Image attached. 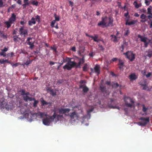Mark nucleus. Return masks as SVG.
<instances>
[{
	"label": "nucleus",
	"mask_w": 152,
	"mask_h": 152,
	"mask_svg": "<svg viewBox=\"0 0 152 152\" xmlns=\"http://www.w3.org/2000/svg\"><path fill=\"white\" fill-rule=\"evenodd\" d=\"M145 56L146 57H150L152 56V51L150 50H149L148 52H146L145 53Z\"/></svg>",
	"instance_id": "b1692460"
},
{
	"label": "nucleus",
	"mask_w": 152,
	"mask_h": 152,
	"mask_svg": "<svg viewBox=\"0 0 152 152\" xmlns=\"http://www.w3.org/2000/svg\"><path fill=\"white\" fill-rule=\"evenodd\" d=\"M27 44H28V45H30L29 48L31 49H32L33 48L34 46V43H31L30 41H29L27 42Z\"/></svg>",
	"instance_id": "7c9ffc66"
},
{
	"label": "nucleus",
	"mask_w": 152,
	"mask_h": 152,
	"mask_svg": "<svg viewBox=\"0 0 152 152\" xmlns=\"http://www.w3.org/2000/svg\"><path fill=\"white\" fill-rule=\"evenodd\" d=\"M31 4L33 5H35L36 6H38V2L35 0H32L31 2Z\"/></svg>",
	"instance_id": "c756f323"
},
{
	"label": "nucleus",
	"mask_w": 152,
	"mask_h": 152,
	"mask_svg": "<svg viewBox=\"0 0 152 152\" xmlns=\"http://www.w3.org/2000/svg\"><path fill=\"white\" fill-rule=\"evenodd\" d=\"M85 81L84 80H81L80 82V83L81 85H83L82 84L83 83H85Z\"/></svg>",
	"instance_id": "052dcab7"
},
{
	"label": "nucleus",
	"mask_w": 152,
	"mask_h": 152,
	"mask_svg": "<svg viewBox=\"0 0 152 152\" xmlns=\"http://www.w3.org/2000/svg\"><path fill=\"white\" fill-rule=\"evenodd\" d=\"M63 82V81L62 80H58L57 82V84H60L61 83Z\"/></svg>",
	"instance_id": "5fc2aeb1"
},
{
	"label": "nucleus",
	"mask_w": 152,
	"mask_h": 152,
	"mask_svg": "<svg viewBox=\"0 0 152 152\" xmlns=\"http://www.w3.org/2000/svg\"><path fill=\"white\" fill-rule=\"evenodd\" d=\"M20 35L21 36L24 35L25 37L26 35L28 34V30L26 29H25L23 26L21 27L20 28L19 31Z\"/></svg>",
	"instance_id": "f8f14e48"
},
{
	"label": "nucleus",
	"mask_w": 152,
	"mask_h": 152,
	"mask_svg": "<svg viewBox=\"0 0 152 152\" xmlns=\"http://www.w3.org/2000/svg\"><path fill=\"white\" fill-rule=\"evenodd\" d=\"M94 110L93 108H91V109L87 111V112H88V113H90L92 112Z\"/></svg>",
	"instance_id": "13d9d810"
},
{
	"label": "nucleus",
	"mask_w": 152,
	"mask_h": 152,
	"mask_svg": "<svg viewBox=\"0 0 152 152\" xmlns=\"http://www.w3.org/2000/svg\"><path fill=\"white\" fill-rule=\"evenodd\" d=\"M147 13L148 14H152V11L150 8L147 9Z\"/></svg>",
	"instance_id": "4c0bfd02"
},
{
	"label": "nucleus",
	"mask_w": 152,
	"mask_h": 152,
	"mask_svg": "<svg viewBox=\"0 0 152 152\" xmlns=\"http://www.w3.org/2000/svg\"><path fill=\"white\" fill-rule=\"evenodd\" d=\"M138 38L140 39V40L142 42H146L148 39L146 37H145L144 36H142L140 35H139L138 36Z\"/></svg>",
	"instance_id": "6ab92c4d"
},
{
	"label": "nucleus",
	"mask_w": 152,
	"mask_h": 152,
	"mask_svg": "<svg viewBox=\"0 0 152 152\" xmlns=\"http://www.w3.org/2000/svg\"><path fill=\"white\" fill-rule=\"evenodd\" d=\"M151 75V73H148L146 75V76L147 77H150Z\"/></svg>",
	"instance_id": "0e129e2a"
},
{
	"label": "nucleus",
	"mask_w": 152,
	"mask_h": 152,
	"mask_svg": "<svg viewBox=\"0 0 152 152\" xmlns=\"http://www.w3.org/2000/svg\"><path fill=\"white\" fill-rule=\"evenodd\" d=\"M80 61H81L82 64L83 63L85 62V60L84 59V58L83 57L81 59Z\"/></svg>",
	"instance_id": "6e6d98bb"
},
{
	"label": "nucleus",
	"mask_w": 152,
	"mask_h": 152,
	"mask_svg": "<svg viewBox=\"0 0 152 152\" xmlns=\"http://www.w3.org/2000/svg\"><path fill=\"white\" fill-rule=\"evenodd\" d=\"M106 84L108 85H110V81H107L106 82Z\"/></svg>",
	"instance_id": "338daca9"
},
{
	"label": "nucleus",
	"mask_w": 152,
	"mask_h": 152,
	"mask_svg": "<svg viewBox=\"0 0 152 152\" xmlns=\"http://www.w3.org/2000/svg\"><path fill=\"white\" fill-rule=\"evenodd\" d=\"M56 114L55 112L51 116H50L48 115V117L50 119L51 122L54 120V119L56 118Z\"/></svg>",
	"instance_id": "393cba45"
},
{
	"label": "nucleus",
	"mask_w": 152,
	"mask_h": 152,
	"mask_svg": "<svg viewBox=\"0 0 152 152\" xmlns=\"http://www.w3.org/2000/svg\"><path fill=\"white\" fill-rule=\"evenodd\" d=\"M69 116L71 120L74 121L78 120L79 118V115L78 113L76 111L71 113L69 114Z\"/></svg>",
	"instance_id": "0eeeda50"
},
{
	"label": "nucleus",
	"mask_w": 152,
	"mask_h": 152,
	"mask_svg": "<svg viewBox=\"0 0 152 152\" xmlns=\"http://www.w3.org/2000/svg\"><path fill=\"white\" fill-rule=\"evenodd\" d=\"M3 2L2 0H0V7H3L4 5L3 4Z\"/></svg>",
	"instance_id": "ea45409f"
},
{
	"label": "nucleus",
	"mask_w": 152,
	"mask_h": 152,
	"mask_svg": "<svg viewBox=\"0 0 152 152\" xmlns=\"http://www.w3.org/2000/svg\"><path fill=\"white\" fill-rule=\"evenodd\" d=\"M71 58L67 57L65 58H63L62 62L63 63L67 62L66 64L63 66V68L64 69H66L67 70H71L72 67L76 65V63L74 61H71Z\"/></svg>",
	"instance_id": "f03ea898"
},
{
	"label": "nucleus",
	"mask_w": 152,
	"mask_h": 152,
	"mask_svg": "<svg viewBox=\"0 0 152 152\" xmlns=\"http://www.w3.org/2000/svg\"><path fill=\"white\" fill-rule=\"evenodd\" d=\"M94 70L95 72L99 74L100 73V66L99 65H96L94 68Z\"/></svg>",
	"instance_id": "4be33fe9"
},
{
	"label": "nucleus",
	"mask_w": 152,
	"mask_h": 152,
	"mask_svg": "<svg viewBox=\"0 0 152 152\" xmlns=\"http://www.w3.org/2000/svg\"><path fill=\"white\" fill-rule=\"evenodd\" d=\"M54 16L55 20L52 21L50 24L52 28L54 27V24L56 23V21H59L60 20L59 17L58 16H57L56 14H54Z\"/></svg>",
	"instance_id": "4468645a"
},
{
	"label": "nucleus",
	"mask_w": 152,
	"mask_h": 152,
	"mask_svg": "<svg viewBox=\"0 0 152 152\" xmlns=\"http://www.w3.org/2000/svg\"><path fill=\"white\" fill-rule=\"evenodd\" d=\"M53 89H52L51 88H47V90L48 91H49L50 92L53 91Z\"/></svg>",
	"instance_id": "603ef678"
},
{
	"label": "nucleus",
	"mask_w": 152,
	"mask_h": 152,
	"mask_svg": "<svg viewBox=\"0 0 152 152\" xmlns=\"http://www.w3.org/2000/svg\"><path fill=\"white\" fill-rule=\"evenodd\" d=\"M45 117V118L42 119L43 123L45 125L49 126L50 124L51 121L48 116Z\"/></svg>",
	"instance_id": "ddd939ff"
},
{
	"label": "nucleus",
	"mask_w": 152,
	"mask_h": 152,
	"mask_svg": "<svg viewBox=\"0 0 152 152\" xmlns=\"http://www.w3.org/2000/svg\"><path fill=\"white\" fill-rule=\"evenodd\" d=\"M36 20L38 22H40V16L38 15H37L36 17Z\"/></svg>",
	"instance_id": "a18cd8bd"
},
{
	"label": "nucleus",
	"mask_w": 152,
	"mask_h": 152,
	"mask_svg": "<svg viewBox=\"0 0 152 152\" xmlns=\"http://www.w3.org/2000/svg\"><path fill=\"white\" fill-rule=\"evenodd\" d=\"M36 116L38 117H40L42 118L44 116H48V115L47 113L45 112H38L37 113H35Z\"/></svg>",
	"instance_id": "2eb2a0df"
},
{
	"label": "nucleus",
	"mask_w": 152,
	"mask_h": 152,
	"mask_svg": "<svg viewBox=\"0 0 152 152\" xmlns=\"http://www.w3.org/2000/svg\"><path fill=\"white\" fill-rule=\"evenodd\" d=\"M71 50L72 51H75V47H72L71 48Z\"/></svg>",
	"instance_id": "69168bd1"
},
{
	"label": "nucleus",
	"mask_w": 152,
	"mask_h": 152,
	"mask_svg": "<svg viewBox=\"0 0 152 152\" xmlns=\"http://www.w3.org/2000/svg\"><path fill=\"white\" fill-rule=\"evenodd\" d=\"M140 120H141V122H138L137 124L139 126H144L149 121L148 118H141Z\"/></svg>",
	"instance_id": "9d476101"
},
{
	"label": "nucleus",
	"mask_w": 152,
	"mask_h": 152,
	"mask_svg": "<svg viewBox=\"0 0 152 152\" xmlns=\"http://www.w3.org/2000/svg\"><path fill=\"white\" fill-rule=\"evenodd\" d=\"M148 17L149 19L151 18H152V14H148Z\"/></svg>",
	"instance_id": "e2e57ef3"
},
{
	"label": "nucleus",
	"mask_w": 152,
	"mask_h": 152,
	"mask_svg": "<svg viewBox=\"0 0 152 152\" xmlns=\"http://www.w3.org/2000/svg\"><path fill=\"white\" fill-rule=\"evenodd\" d=\"M8 50V48H6V47H5L3 49H1V50L3 52H7Z\"/></svg>",
	"instance_id": "09e8293b"
},
{
	"label": "nucleus",
	"mask_w": 152,
	"mask_h": 152,
	"mask_svg": "<svg viewBox=\"0 0 152 152\" xmlns=\"http://www.w3.org/2000/svg\"><path fill=\"white\" fill-rule=\"evenodd\" d=\"M112 87H117L119 86L118 84L117 83H114L112 85Z\"/></svg>",
	"instance_id": "79ce46f5"
},
{
	"label": "nucleus",
	"mask_w": 152,
	"mask_h": 152,
	"mask_svg": "<svg viewBox=\"0 0 152 152\" xmlns=\"http://www.w3.org/2000/svg\"><path fill=\"white\" fill-rule=\"evenodd\" d=\"M98 36L97 35H96L94 37L93 36H91V38L94 40V42H98L99 40L98 39Z\"/></svg>",
	"instance_id": "cd10ccee"
},
{
	"label": "nucleus",
	"mask_w": 152,
	"mask_h": 152,
	"mask_svg": "<svg viewBox=\"0 0 152 152\" xmlns=\"http://www.w3.org/2000/svg\"><path fill=\"white\" fill-rule=\"evenodd\" d=\"M140 84L143 89L147 90H149V88L147 86L146 81L145 80H144L140 82Z\"/></svg>",
	"instance_id": "9b49d317"
},
{
	"label": "nucleus",
	"mask_w": 152,
	"mask_h": 152,
	"mask_svg": "<svg viewBox=\"0 0 152 152\" xmlns=\"http://www.w3.org/2000/svg\"><path fill=\"white\" fill-rule=\"evenodd\" d=\"M137 77V76L134 73L131 74L129 76V78L131 80L136 79Z\"/></svg>",
	"instance_id": "412c9836"
},
{
	"label": "nucleus",
	"mask_w": 152,
	"mask_h": 152,
	"mask_svg": "<svg viewBox=\"0 0 152 152\" xmlns=\"http://www.w3.org/2000/svg\"><path fill=\"white\" fill-rule=\"evenodd\" d=\"M146 17V16L144 14H142L140 16V18L142 19H145Z\"/></svg>",
	"instance_id": "58836bf2"
},
{
	"label": "nucleus",
	"mask_w": 152,
	"mask_h": 152,
	"mask_svg": "<svg viewBox=\"0 0 152 152\" xmlns=\"http://www.w3.org/2000/svg\"><path fill=\"white\" fill-rule=\"evenodd\" d=\"M61 63H59V64H60V65H59L58 66L57 69H59V68L60 67V66L61 65H63V64L64 63L62 61H61Z\"/></svg>",
	"instance_id": "bf43d9fd"
},
{
	"label": "nucleus",
	"mask_w": 152,
	"mask_h": 152,
	"mask_svg": "<svg viewBox=\"0 0 152 152\" xmlns=\"http://www.w3.org/2000/svg\"><path fill=\"white\" fill-rule=\"evenodd\" d=\"M20 92H21V94L22 95H25V92H26V90L25 89H22L21 90Z\"/></svg>",
	"instance_id": "c9c22d12"
},
{
	"label": "nucleus",
	"mask_w": 152,
	"mask_h": 152,
	"mask_svg": "<svg viewBox=\"0 0 152 152\" xmlns=\"http://www.w3.org/2000/svg\"><path fill=\"white\" fill-rule=\"evenodd\" d=\"M118 65L119 66V68L121 70H123L124 67V62L121 59H119V63Z\"/></svg>",
	"instance_id": "aec40b11"
},
{
	"label": "nucleus",
	"mask_w": 152,
	"mask_h": 152,
	"mask_svg": "<svg viewBox=\"0 0 152 152\" xmlns=\"http://www.w3.org/2000/svg\"><path fill=\"white\" fill-rule=\"evenodd\" d=\"M145 3L146 5L147 6L149 5L151 3L150 1L148 0H145Z\"/></svg>",
	"instance_id": "e433bc0d"
},
{
	"label": "nucleus",
	"mask_w": 152,
	"mask_h": 152,
	"mask_svg": "<svg viewBox=\"0 0 152 152\" xmlns=\"http://www.w3.org/2000/svg\"><path fill=\"white\" fill-rule=\"evenodd\" d=\"M23 99L26 102H27L28 101H31L35 100L34 98H32V97H29L28 96L26 95H24L23 96Z\"/></svg>",
	"instance_id": "a211bd4d"
},
{
	"label": "nucleus",
	"mask_w": 152,
	"mask_h": 152,
	"mask_svg": "<svg viewBox=\"0 0 152 152\" xmlns=\"http://www.w3.org/2000/svg\"><path fill=\"white\" fill-rule=\"evenodd\" d=\"M118 60V58H112V60L110 61V62H111V61H117Z\"/></svg>",
	"instance_id": "3c124183"
},
{
	"label": "nucleus",
	"mask_w": 152,
	"mask_h": 152,
	"mask_svg": "<svg viewBox=\"0 0 152 152\" xmlns=\"http://www.w3.org/2000/svg\"><path fill=\"white\" fill-rule=\"evenodd\" d=\"M118 32H117L116 36L113 35H111V40L114 42H117L118 41V39L120 38V36H118Z\"/></svg>",
	"instance_id": "dca6fc26"
},
{
	"label": "nucleus",
	"mask_w": 152,
	"mask_h": 152,
	"mask_svg": "<svg viewBox=\"0 0 152 152\" xmlns=\"http://www.w3.org/2000/svg\"><path fill=\"white\" fill-rule=\"evenodd\" d=\"M36 23L35 19L33 17L31 18V20H29L28 22V24L29 26L32 25V24H35Z\"/></svg>",
	"instance_id": "a878e982"
},
{
	"label": "nucleus",
	"mask_w": 152,
	"mask_h": 152,
	"mask_svg": "<svg viewBox=\"0 0 152 152\" xmlns=\"http://www.w3.org/2000/svg\"><path fill=\"white\" fill-rule=\"evenodd\" d=\"M31 62V61L29 60V61H27L25 63V64L27 65H29L30 64Z\"/></svg>",
	"instance_id": "864d4df0"
},
{
	"label": "nucleus",
	"mask_w": 152,
	"mask_h": 152,
	"mask_svg": "<svg viewBox=\"0 0 152 152\" xmlns=\"http://www.w3.org/2000/svg\"><path fill=\"white\" fill-rule=\"evenodd\" d=\"M4 62H8V60H4V59H0V63L3 64Z\"/></svg>",
	"instance_id": "72a5a7b5"
},
{
	"label": "nucleus",
	"mask_w": 152,
	"mask_h": 152,
	"mask_svg": "<svg viewBox=\"0 0 152 152\" xmlns=\"http://www.w3.org/2000/svg\"><path fill=\"white\" fill-rule=\"evenodd\" d=\"M13 105L12 104H7L5 107V108H6V109L8 110H10L12 109L13 108Z\"/></svg>",
	"instance_id": "bb28decb"
},
{
	"label": "nucleus",
	"mask_w": 152,
	"mask_h": 152,
	"mask_svg": "<svg viewBox=\"0 0 152 152\" xmlns=\"http://www.w3.org/2000/svg\"><path fill=\"white\" fill-rule=\"evenodd\" d=\"M50 94L53 96H54L56 95V92H54L53 90V91L50 92Z\"/></svg>",
	"instance_id": "37998d69"
},
{
	"label": "nucleus",
	"mask_w": 152,
	"mask_h": 152,
	"mask_svg": "<svg viewBox=\"0 0 152 152\" xmlns=\"http://www.w3.org/2000/svg\"><path fill=\"white\" fill-rule=\"evenodd\" d=\"M134 16L136 17H138L139 15L137 13H136L134 14Z\"/></svg>",
	"instance_id": "774afa93"
},
{
	"label": "nucleus",
	"mask_w": 152,
	"mask_h": 152,
	"mask_svg": "<svg viewBox=\"0 0 152 152\" xmlns=\"http://www.w3.org/2000/svg\"><path fill=\"white\" fill-rule=\"evenodd\" d=\"M133 101L130 98L124 96V104L127 107H131L133 105Z\"/></svg>",
	"instance_id": "20e7f679"
},
{
	"label": "nucleus",
	"mask_w": 152,
	"mask_h": 152,
	"mask_svg": "<svg viewBox=\"0 0 152 152\" xmlns=\"http://www.w3.org/2000/svg\"><path fill=\"white\" fill-rule=\"evenodd\" d=\"M124 16L126 17V25H133L137 22V21L134 20H132L130 21H129L130 17L129 15V13L128 12L124 14Z\"/></svg>",
	"instance_id": "423d86ee"
},
{
	"label": "nucleus",
	"mask_w": 152,
	"mask_h": 152,
	"mask_svg": "<svg viewBox=\"0 0 152 152\" xmlns=\"http://www.w3.org/2000/svg\"><path fill=\"white\" fill-rule=\"evenodd\" d=\"M133 4L134 6L136 8H138L141 7V3L138 4L136 1H134V2Z\"/></svg>",
	"instance_id": "c85d7f7f"
},
{
	"label": "nucleus",
	"mask_w": 152,
	"mask_h": 152,
	"mask_svg": "<svg viewBox=\"0 0 152 152\" xmlns=\"http://www.w3.org/2000/svg\"><path fill=\"white\" fill-rule=\"evenodd\" d=\"M16 20V15L14 13H12L11 17L10 18L8 21L4 22V24L6 26L7 28H9L11 26V25L14 23Z\"/></svg>",
	"instance_id": "7ed1b4c3"
},
{
	"label": "nucleus",
	"mask_w": 152,
	"mask_h": 152,
	"mask_svg": "<svg viewBox=\"0 0 152 152\" xmlns=\"http://www.w3.org/2000/svg\"><path fill=\"white\" fill-rule=\"evenodd\" d=\"M83 70L84 71H86L88 70L87 64H85L83 67Z\"/></svg>",
	"instance_id": "473e14b6"
},
{
	"label": "nucleus",
	"mask_w": 152,
	"mask_h": 152,
	"mask_svg": "<svg viewBox=\"0 0 152 152\" xmlns=\"http://www.w3.org/2000/svg\"><path fill=\"white\" fill-rule=\"evenodd\" d=\"M70 109L68 108H61L58 109V112L60 114H64L65 115L69 116V113Z\"/></svg>",
	"instance_id": "6e6552de"
},
{
	"label": "nucleus",
	"mask_w": 152,
	"mask_h": 152,
	"mask_svg": "<svg viewBox=\"0 0 152 152\" xmlns=\"http://www.w3.org/2000/svg\"><path fill=\"white\" fill-rule=\"evenodd\" d=\"M127 58L130 61H132L135 58V55L131 51H128L126 53H124Z\"/></svg>",
	"instance_id": "1a4fd4ad"
},
{
	"label": "nucleus",
	"mask_w": 152,
	"mask_h": 152,
	"mask_svg": "<svg viewBox=\"0 0 152 152\" xmlns=\"http://www.w3.org/2000/svg\"><path fill=\"white\" fill-rule=\"evenodd\" d=\"M14 55V53L13 52L9 53L8 54V55L9 56L12 57Z\"/></svg>",
	"instance_id": "4d7b16f0"
},
{
	"label": "nucleus",
	"mask_w": 152,
	"mask_h": 152,
	"mask_svg": "<svg viewBox=\"0 0 152 152\" xmlns=\"http://www.w3.org/2000/svg\"><path fill=\"white\" fill-rule=\"evenodd\" d=\"M126 31L124 35H127L129 33V31L128 29H127L126 30Z\"/></svg>",
	"instance_id": "8fccbe9b"
},
{
	"label": "nucleus",
	"mask_w": 152,
	"mask_h": 152,
	"mask_svg": "<svg viewBox=\"0 0 152 152\" xmlns=\"http://www.w3.org/2000/svg\"><path fill=\"white\" fill-rule=\"evenodd\" d=\"M42 103L43 105L47 104V102L44 100H43L42 101Z\"/></svg>",
	"instance_id": "680f3d73"
},
{
	"label": "nucleus",
	"mask_w": 152,
	"mask_h": 152,
	"mask_svg": "<svg viewBox=\"0 0 152 152\" xmlns=\"http://www.w3.org/2000/svg\"><path fill=\"white\" fill-rule=\"evenodd\" d=\"M50 48L52 50H53L54 51H55V52H56L57 50V48L56 47H50Z\"/></svg>",
	"instance_id": "49530a36"
},
{
	"label": "nucleus",
	"mask_w": 152,
	"mask_h": 152,
	"mask_svg": "<svg viewBox=\"0 0 152 152\" xmlns=\"http://www.w3.org/2000/svg\"><path fill=\"white\" fill-rule=\"evenodd\" d=\"M113 19L112 17H103L102 18V20L98 23V26L105 27L112 26L113 25Z\"/></svg>",
	"instance_id": "f257e3e1"
},
{
	"label": "nucleus",
	"mask_w": 152,
	"mask_h": 152,
	"mask_svg": "<svg viewBox=\"0 0 152 152\" xmlns=\"http://www.w3.org/2000/svg\"><path fill=\"white\" fill-rule=\"evenodd\" d=\"M79 88H82L83 92L85 93H86L89 91V88L85 84L80 85Z\"/></svg>",
	"instance_id": "f3484780"
},
{
	"label": "nucleus",
	"mask_w": 152,
	"mask_h": 152,
	"mask_svg": "<svg viewBox=\"0 0 152 152\" xmlns=\"http://www.w3.org/2000/svg\"><path fill=\"white\" fill-rule=\"evenodd\" d=\"M110 101L108 103L109 107L111 108L119 109V107L117 105L116 101L112 99H110Z\"/></svg>",
	"instance_id": "39448f33"
},
{
	"label": "nucleus",
	"mask_w": 152,
	"mask_h": 152,
	"mask_svg": "<svg viewBox=\"0 0 152 152\" xmlns=\"http://www.w3.org/2000/svg\"><path fill=\"white\" fill-rule=\"evenodd\" d=\"M99 49L100 50L104 51V48L102 46V45H99Z\"/></svg>",
	"instance_id": "a19ab883"
},
{
	"label": "nucleus",
	"mask_w": 152,
	"mask_h": 152,
	"mask_svg": "<svg viewBox=\"0 0 152 152\" xmlns=\"http://www.w3.org/2000/svg\"><path fill=\"white\" fill-rule=\"evenodd\" d=\"M100 89L101 92L102 93L106 92L107 90L105 86H104L102 84H101L100 86Z\"/></svg>",
	"instance_id": "5701e85b"
},
{
	"label": "nucleus",
	"mask_w": 152,
	"mask_h": 152,
	"mask_svg": "<svg viewBox=\"0 0 152 152\" xmlns=\"http://www.w3.org/2000/svg\"><path fill=\"white\" fill-rule=\"evenodd\" d=\"M142 107V110L143 112H145L147 110V108L145 107L144 105H143Z\"/></svg>",
	"instance_id": "de8ad7c7"
},
{
	"label": "nucleus",
	"mask_w": 152,
	"mask_h": 152,
	"mask_svg": "<svg viewBox=\"0 0 152 152\" xmlns=\"http://www.w3.org/2000/svg\"><path fill=\"white\" fill-rule=\"evenodd\" d=\"M0 55L3 56L4 57H5L6 56V53H5L3 51L0 53Z\"/></svg>",
	"instance_id": "c03bdc74"
},
{
	"label": "nucleus",
	"mask_w": 152,
	"mask_h": 152,
	"mask_svg": "<svg viewBox=\"0 0 152 152\" xmlns=\"http://www.w3.org/2000/svg\"><path fill=\"white\" fill-rule=\"evenodd\" d=\"M34 101V102L33 103V106L34 107H36L37 106V104H38V101L36 100L35 99V100H33Z\"/></svg>",
	"instance_id": "f704fd0d"
},
{
	"label": "nucleus",
	"mask_w": 152,
	"mask_h": 152,
	"mask_svg": "<svg viewBox=\"0 0 152 152\" xmlns=\"http://www.w3.org/2000/svg\"><path fill=\"white\" fill-rule=\"evenodd\" d=\"M64 117L62 114H59V115L56 114V118L58 120L59 119L63 118Z\"/></svg>",
	"instance_id": "2f4dec72"
}]
</instances>
